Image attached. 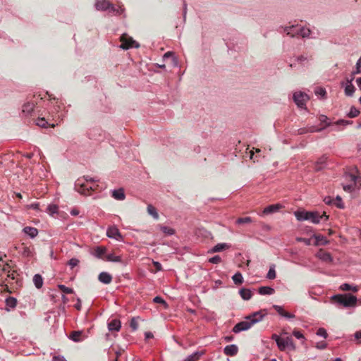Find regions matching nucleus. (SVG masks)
Listing matches in <instances>:
<instances>
[{
  "label": "nucleus",
  "instance_id": "nucleus-50",
  "mask_svg": "<svg viewBox=\"0 0 361 361\" xmlns=\"http://www.w3.org/2000/svg\"><path fill=\"white\" fill-rule=\"evenodd\" d=\"M273 308L279 314L283 317L285 314V310H283V307L277 305H273Z\"/></svg>",
  "mask_w": 361,
  "mask_h": 361
},
{
  "label": "nucleus",
  "instance_id": "nucleus-29",
  "mask_svg": "<svg viewBox=\"0 0 361 361\" xmlns=\"http://www.w3.org/2000/svg\"><path fill=\"white\" fill-rule=\"evenodd\" d=\"M340 289L341 290H343V291H348V290H352L353 292L354 293H356L358 291V288L357 286H353L348 283H343L341 286H340Z\"/></svg>",
  "mask_w": 361,
  "mask_h": 361
},
{
  "label": "nucleus",
  "instance_id": "nucleus-62",
  "mask_svg": "<svg viewBox=\"0 0 361 361\" xmlns=\"http://www.w3.org/2000/svg\"><path fill=\"white\" fill-rule=\"evenodd\" d=\"M284 317L287 318V319H293L295 318V314H292V313H290V312H285V314H284Z\"/></svg>",
  "mask_w": 361,
  "mask_h": 361
},
{
  "label": "nucleus",
  "instance_id": "nucleus-39",
  "mask_svg": "<svg viewBox=\"0 0 361 361\" xmlns=\"http://www.w3.org/2000/svg\"><path fill=\"white\" fill-rule=\"evenodd\" d=\"M299 36L302 37H308L310 35V30L309 28L300 26Z\"/></svg>",
  "mask_w": 361,
  "mask_h": 361
},
{
  "label": "nucleus",
  "instance_id": "nucleus-41",
  "mask_svg": "<svg viewBox=\"0 0 361 361\" xmlns=\"http://www.w3.org/2000/svg\"><path fill=\"white\" fill-rule=\"evenodd\" d=\"M58 288L60 290H61L63 293L66 294H71L73 293V290L72 288L66 287V286L62 284L58 285Z\"/></svg>",
  "mask_w": 361,
  "mask_h": 361
},
{
  "label": "nucleus",
  "instance_id": "nucleus-21",
  "mask_svg": "<svg viewBox=\"0 0 361 361\" xmlns=\"http://www.w3.org/2000/svg\"><path fill=\"white\" fill-rule=\"evenodd\" d=\"M112 196L114 199L118 200H123L126 197L124 190L122 188L114 190L112 191Z\"/></svg>",
  "mask_w": 361,
  "mask_h": 361
},
{
  "label": "nucleus",
  "instance_id": "nucleus-26",
  "mask_svg": "<svg viewBox=\"0 0 361 361\" xmlns=\"http://www.w3.org/2000/svg\"><path fill=\"white\" fill-rule=\"evenodd\" d=\"M33 283L35 284V286L39 289L43 286V279L40 274H35L33 276Z\"/></svg>",
  "mask_w": 361,
  "mask_h": 361
},
{
  "label": "nucleus",
  "instance_id": "nucleus-1",
  "mask_svg": "<svg viewBox=\"0 0 361 361\" xmlns=\"http://www.w3.org/2000/svg\"><path fill=\"white\" fill-rule=\"evenodd\" d=\"M266 310H260L255 312L245 317V320L236 324L233 328V332L238 334L241 331L248 330L254 324L261 322L267 315Z\"/></svg>",
  "mask_w": 361,
  "mask_h": 361
},
{
  "label": "nucleus",
  "instance_id": "nucleus-18",
  "mask_svg": "<svg viewBox=\"0 0 361 361\" xmlns=\"http://www.w3.org/2000/svg\"><path fill=\"white\" fill-rule=\"evenodd\" d=\"M98 279L101 283L109 284L112 281V276L110 274L103 271L99 274Z\"/></svg>",
  "mask_w": 361,
  "mask_h": 361
},
{
  "label": "nucleus",
  "instance_id": "nucleus-51",
  "mask_svg": "<svg viewBox=\"0 0 361 361\" xmlns=\"http://www.w3.org/2000/svg\"><path fill=\"white\" fill-rule=\"evenodd\" d=\"M80 261L76 258H71L68 261V265L71 267V269L74 268L75 267L78 266Z\"/></svg>",
  "mask_w": 361,
  "mask_h": 361
},
{
  "label": "nucleus",
  "instance_id": "nucleus-52",
  "mask_svg": "<svg viewBox=\"0 0 361 361\" xmlns=\"http://www.w3.org/2000/svg\"><path fill=\"white\" fill-rule=\"evenodd\" d=\"M221 261V258L219 255H215L209 259V262L212 264H219Z\"/></svg>",
  "mask_w": 361,
  "mask_h": 361
},
{
  "label": "nucleus",
  "instance_id": "nucleus-49",
  "mask_svg": "<svg viewBox=\"0 0 361 361\" xmlns=\"http://www.w3.org/2000/svg\"><path fill=\"white\" fill-rule=\"evenodd\" d=\"M334 204L336 205L338 208L343 209L344 207V204L342 202V199L341 197L337 196L334 202Z\"/></svg>",
  "mask_w": 361,
  "mask_h": 361
},
{
  "label": "nucleus",
  "instance_id": "nucleus-13",
  "mask_svg": "<svg viewBox=\"0 0 361 361\" xmlns=\"http://www.w3.org/2000/svg\"><path fill=\"white\" fill-rule=\"evenodd\" d=\"M282 208H283V206L279 203L270 204L263 209L262 213L264 215H268L277 212Z\"/></svg>",
  "mask_w": 361,
  "mask_h": 361
},
{
  "label": "nucleus",
  "instance_id": "nucleus-25",
  "mask_svg": "<svg viewBox=\"0 0 361 361\" xmlns=\"http://www.w3.org/2000/svg\"><path fill=\"white\" fill-rule=\"evenodd\" d=\"M105 259L108 262H121L122 257L121 256L115 255L114 253H109L105 255Z\"/></svg>",
  "mask_w": 361,
  "mask_h": 361
},
{
  "label": "nucleus",
  "instance_id": "nucleus-59",
  "mask_svg": "<svg viewBox=\"0 0 361 361\" xmlns=\"http://www.w3.org/2000/svg\"><path fill=\"white\" fill-rule=\"evenodd\" d=\"M319 130H314V129H312V130H308V129H306V128H300L298 130V133L299 134H305V133H307L308 132H314V131H318Z\"/></svg>",
  "mask_w": 361,
  "mask_h": 361
},
{
  "label": "nucleus",
  "instance_id": "nucleus-44",
  "mask_svg": "<svg viewBox=\"0 0 361 361\" xmlns=\"http://www.w3.org/2000/svg\"><path fill=\"white\" fill-rule=\"evenodd\" d=\"M314 93L316 95L320 96L322 98H324L326 94V92L325 89H324L323 87H317L315 89Z\"/></svg>",
  "mask_w": 361,
  "mask_h": 361
},
{
  "label": "nucleus",
  "instance_id": "nucleus-45",
  "mask_svg": "<svg viewBox=\"0 0 361 361\" xmlns=\"http://www.w3.org/2000/svg\"><path fill=\"white\" fill-rule=\"evenodd\" d=\"M36 124L42 128H46L48 127V122L44 118H39L37 120Z\"/></svg>",
  "mask_w": 361,
  "mask_h": 361
},
{
  "label": "nucleus",
  "instance_id": "nucleus-5",
  "mask_svg": "<svg viewBox=\"0 0 361 361\" xmlns=\"http://www.w3.org/2000/svg\"><path fill=\"white\" fill-rule=\"evenodd\" d=\"M85 181L82 180H78L76 187L78 192L88 195H90V190H96L98 185L96 183L97 180L89 176L84 177Z\"/></svg>",
  "mask_w": 361,
  "mask_h": 361
},
{
  "label": "nucleus",
  "instance_id": "nucleus-16",
  "mask_svg": "<svg viewBox=\"0 0 361 361\" xmlns=\"http://www.w3.org/2000/svg\"><path fill=\"white\" fill-rule=\"evenodd\" d=\"M300 25H292L290 27H287L284 29V31L286 32L288 35L290 37L299 36L300 34Z\"/></svg>",
  "mask_w": 361,
  "mask_h": 361
},
{
  "label": "nucleus",
  "instance_id": "nucleus-12",
  "mask_svg": "<svg viewBox=\"0 0 361 361\" xmlns=\"http://www.w3.org/2000/svg\"><path fill=\"white\" fill-rule=\"evenodd\" d=\"M9 269L10 267L8 264L4 263V262L0 263V285H2L4 282V275H6L7 277H10Z\"/></svg>",
  "mask_w": 361,
  "mask_h": 361
},
{
  "label": "nucleus",
  "instance_id": "nucleus-17",
  "mask_svg": "<svg viewBox=\"0 0 361 361\" xmlns=\"http://www.w3.org/2000/svg\"><path fill=\"white\" fill-rule=\"evenodd\" d=\"M23 232L30 238H34L38 235V230L32 226H25L23 229Z\"/></svg>",
  "mask_w": 361,
  "mask_h": 361
},
{
  "label": "nucleus",
  "instance_id": "nucleus-2",
  "mask_svg": "<svg viewBox=\"0 0 361 361\" xmlns=\"http://www.w3.org/2000/svg\"><path fill=\"white\" fill-rule=\"evenodd\" d=\"M294 215L297 220L299 221H310L314 224H319L321 221H326L329 219V216H327L325 212H323L322 214H320L319 212L317 211H296L294 212Z\"/></svg>",
  "mask_w": 361,
  "mask_h": 361
},
{
  "label": "nucleus",
  "instance_id": "nucleus-43",
  "mask_svg": "<svg viewBox=\"0 0 361 361\" xmlns=\"http://www.w3.org/2000/svg\"><path fill=\"white\" fill-rule=\"evenodd\" d=\"M252 221V218L250 216L243 217V218H238L236 220V224H249Z\"/></svg>",
  "mask_w": 361,
  "mask_h": 361
},
{
  "label": "nucleus",
  "instance_id": "nucleus-6",
  "mask_svg": "<svg viewBox=\"0 0 361 361\" xmlns=\"http://www.w3.org/2000/svg\"><path fill=\"white\" fill-rule=\"evenodd\" d=\"M271 339L276 341L279 349L281 351L285 350L286 348L290 350H295V345L291 337L287 336L286 338H281L277 334H273Z\"/></svg>",
  "mask_w": 361,
  "mask_h": 361
},
{
  "label": "nucleus",
  "instance_id": "nucleus-64",
  "mask_svg": "<svg viewBox=\"0 0 361 361\" xmlns=\"http://www.w3.org/2000/svg\"><path fill=\"white\" fill-rule=\"evenodd\" d=\"M355 338L356 339H361V331H358L355 333Z\"/></svg>",
  "mask_w": 361,
  "mask_h": 361
},
{
  "label": "nucleus",
  "instance_id": "nucleus-11",
  "mask_svg": "<svg viewBox=\"0 0 361 361\" xmlns=\"http://www.w3.org/2000/svg\"><path fill=\"white\" fill-rule=\"evenodd\" d=\"M106 235L116 240H123V236L119 230L116 226L109 227L106 231Z\"/></svg>",
  "mask_w": 361,
  "mask_h": 361
},
{
  "label": "nucleus",
  "instance_id": "nucleus-28",
  "mask_svg": "<svg viewBox=\"0 0 361 361\" xmlns=\"http://www.w3.org/2000/svg\"><path fill=\"white\" fill-rule=\"evenodd\" d=\"M229 245L227 243H218L214 247H213L211 250L212 252H221L224 250L229 248Z\"/></svg>",
  "mask_w": 361,
  "mask_h": 361
},
{
  "label": "nucleus",
  "instance_id": "nucleus-55",
  "mask_svg": "<svg viewBox=\"0 0 361 361\" xmlns=\"http://www.w3.org/2000/svg\"><path fill=\"white\" fill-rule=\"evenodd\" d=\"M296 240L298 242H302V243H305L306 245H311V239H310V238H297Z\"/></svg>",
  "mask_w": 361,
  "mask_h": 361
},
{
  "label": "nucleus",
  "instance_id": "nucleus-20",
  "mask_svg": "<svg viewBox=\"0 0 361 361\" xmlns=\"http://www.w3.org/2000/svg\"><path fill=\"white\" fill-rule=\"evenodd\" d=\"M224 352L226 355H235L238 353V347L234 344L226 345L224 349Z\"/></svg>",
  "mask_w": 361,
  "mask_h": 361
},
{
  "label": "nucleus",
  "instance_id": "nucleus-10",
  "mask_svg": "<svg viewBox=\"0 0 361 361\" xmlns=\"http://www.w3.org/2000/svg\"><path fill=\"white\" fill-rule=\"evenodd\" d=\"M353 75L350 79H347L346 82H342L341 85L344 87L345 94L348 97H352L355 91V87L353 85Z\"/></svg>",
  "mask_w": 361,
  "mask_h": 361
},
{
  "label": "nucleus",
  "instance_id": "nucleus-35",
  "mask_svg": "<svg viewBox=\"0 0 361 361\" xmlns=\"http://www.w3.org/2000/svg\"><path fill=\"white\" fill-rule=\"evenodd\" d=\"M6 305L11 308H15L17 305V300L15 298L9 297L6 299Z\"/></svg>",
  "mask_w": 361,
  "mask_h": 361
},
{
  "label": "nucleus",
  "instance_id": "nucleus-54",
  "mask_svg": "<svg viewBox=\"0 0 361 361\" xmlns=\"http://www.w3.org/2000/svg\"><path fill=\"white\" fill-rule=\"evenodd\" d=\"M315 347L317 349L323 350L327 347V343L325 341H320V342L317 343Z\"/></svg>",
  "mask_w": 361,
  "mask_h": 361
},
{
  "label": "nucleus",
  "instance_id": "nucleus-33",
  "mask_svg": "<svg viewBox=\"0 0 361 361\" xmlns=\"http://www.w3.org/2000/svg\"><path fill=\"white\" fill-rule=\"evenodd\" d=\"M314 237L316 240V245H326L329 243L326 238L322 235H314Z\"/></svg>",
  "mask_w": 361,
  "mask_h": 361
},
{
  "label": "nucleus",
  "instance_id": "nucleus-57",
  "mask_svg": "<svg viewBox=\"0 0 361 361\" xmlns=\"http://www.w3.org/2000/svg\"><path fill=\"white\" fill-rule=\"evenodd\" d=\"M130 327L133 329V330L135 331L137 330V327H138V324L137 322V321L135 320V318H133L130 321Z\"/></svg>",
  "mask_w": 361,
  "mask_h": 361
},
{
  "label": "nucleus",
  "instance_id": "nucleus-40",
  "mask_svg": "<svg viewBox=\"0 0 361 361\" xmlns=\"http://www.w3.org/2000/svg\"><path fill=\"white\" fill-rule=\"evenodd\" d=\"M276 271L274 269V265L270 267L269 270L267 274V278L271 280H273L276 278Z\"/></svg>",
  "mask_w": 361,
  "mask_h": 361
},
{
  "label": "nucleus",
  "instance_id": "nucleus-56",
  "mask_svg": "<svg viewBox=\"0 0 361 361\" xmlns=\"http://www.w3.org/2000/svg\"><path fill=\"white\" fill-rule=\"evenodd\" d=\"M319 121L322 123H326V126H329L331 125V123L329 122H328V121H329L328 117L326 116H325V115H321L319 116Z\"/></svg>",
  "mask_w": 361,
  "mask_h": 361
},
{
  "label": "nucleus",
  "instance_id": "nucleus-32",
  "mask_svg": "<svg viewBox=\"0 0 361 361\" xmlns=\"http://www.w3.org/2000/svg\"><path fill=\"white\" fill-rule=\"evenodd\" d=\"M147 212L149 215L152 216L154 219H159V214L154 207L151 204L147 206Z\"/></svg>",
  "mask_w": 361,
  "mask_h": 361
},
{
  "label": "nucleus",
  "instance_id": "nucleus-37",
  "mask_svg": "<svg viewBox=\"0 0 361 361\" xmlns=\"http://www.w3.org/2000/svg\"><path fill=\"white\" fill-rule=\"evenodd\" d=\"M360 111L356 109L355 106H351L349 112L347 114V116L349 118H355L360 114Z\"/></svg>",
  "mask_w": 361,
  "mask_h": 361
},
{
  "label": "nucleus",
  "instance_id": "nucleus-61",
  "mask_svg": "<svg viewBox=\"0 0 361 361\" xmlns=\"http://www.w3.org/2000/svg\"><path fill=\"white\" fill-rule=\"evenodd\" d=\"M53 361H67L63 356L57 355L53 357Z\"/></svg>",
  "mask_w": 361,
  "mask_h": 361
},
{
  "label": "nucleus",
  "instance_id": "nucleus-3",
  "mask_svg": "<svg viewBox=\"0 0 361 361\" xmlns=\"http://www.w3.org/2000/svg\"><path fill=\"white\" fill-rule=\"evenodd\" d=\"M338 307H353L357 305V297L351 294H337L331 298Z\"/></svg>",
  "mask_w": 361,
  "mask_h": 361
},
{
  "label": "nucleus",
  "instance_id": "nucleus-30",
  "mask_svg": "<svg viewBox=\"0 0 361 361\" xmlns=\"http://www.w3.org/2000/svg\"><path fill=\"white\" fill-rule=\"evenodd\" d=\"M203 355V353L195 352L192 354L188 355L184 361H197L200 356Z\"/></svg>",
  "mask_w": 361,
  "mask_h": 361
},
{
  "label": "nucleus",
  "instance_id": "nucleus-53",
  "mask_svg": "<svg viewBox=\"0 0 361 361\" xmlns=\"http://www.w3.org/2000/svg\"><path fill=\"white\" fill-rule=\"evenodd\" d=\"M361 72V57L357 60L356 63V70L353 72V75L360 73Z\"/></svg>",
  "mask_w": 361,
  "mask_h": 361
},
{
  "label": "nucleus",
  "instance_id": "nucleus-46",
  "mask_svg": "<svg viewBox=\"0 0 361 361\" xmlns=\"http://www.w3.org/2000/svg\"><path fill=\"white\" fill-rule=\"evenodd\" d=\"M353 123V121H348V120H344V119H340L337 121H336L334 125H336V126H338V125H342L343 126H346L348 125H350Z\"/></svg>",
  "mask_w": 361,
  "mask_h": 361
},
{
  "label": "nucleus",
  "instance_id": "nucleus-4",
  "mask_svg": "<svg viewBox=\"0 0 361 361\" xmlns=\"http://www.w3.org/2000/svg\"><path fill=\"white\" fill-rule=\"evenodd\" d=\"M345 179L350 183L343 184V189L348 192H352L361 188V177L356 173H347L345 174Z\"/></svg>",
  "mask_w": 361,
  "mask_h": 361
},
{
  "label": "nucleus",
  "instance_id": "nucleus-15",
  "mask_svg": "<svg viewBox=\"0 0 361 361\" xmlns=\"http://www.w3.org/2000/svg\"><path fill=\"white\" fill-rule=\"evenodd\" d=\"M316 256L323 262H331L333 261L332 257L329 252L320 250Z\"/></svg>",
  "mask_w": 361,
  "mask_h": 361
},
{
  "label": "nucleus",
  "instance_id": "nucleus-14",
  "mask_svg": "<svg viewBox=\"0 0 361 361\" xmlns=\"http://www.w3.org/2000/svg\"><path fill=\"white\" fill-rule=\"evenodd\" d=\"M106 247L103 246H97L94 249L93 252L92 253L93 256H94L97 259H104V255L106 253Z\"/></svg>",
  "mask_w": 361,
  "mask_h": 361
},
{
  "label": "nucleus",
  "instance_id": "nucleus-47",
  "mask_svg": "<svg viewBox=\"0 0 361 361\" xmlns=\"http://www.w3.org/2000/svg\"><path fill=\"white\" fill-rule=\"evenodd\" d=\"M153 301L155 302V303H159V304H162L164 305V307L165 308H167L168 307V305L166 303V302L160 296H156L154 299H153Z\"/></svg>",
  "mask_w": 361,
  "mask_h": 361
},
{
  "label": "nucleus",
  "instance_id": "nucleus-23",
  "mask_svg": "<svg viewBox=\"0 0 361 361\" xmlns=\"http://www.w3.org/2000/svg\"><path fill=\"white\" fill-rule=\"evenodd\" d=\"M239 293L241 298L245 300H250L252 296L251 290L247 288H241L239 291Z\"/></svg>",
  "mask_w": 361,
  "mask_h": 361
},
{
  "label": "nucleus",
  "instance_id": "nucleus-60",
  "mask_svg": "<svg viewBox=\"0 0 361 361\" xmlns=\"http://www.w3.org/2000/svg\"><path fill=\"white\" fill-rule=\"evenodd\" d=\"M334 201H335V200H333L331 197H326L324 199V202H325V204H329V205L334 204Z\"/></svg>",
  "mask_w": 361,
  "mask_h": 361
},
{
  "label": "nucleus",
  "instance_id": "nucleus-48",
  "mask_svg": "<svg viewBox=\"0 0 361 361\" xmlns=\"http://www.w3.org/2000/svg\"><path fill=\"white\" fill-rule=\"evenodd\" d=\"M317 335L324 338H326L328 336L327 331L324 328H319L317 331Z\"/></svg>",
  "mask_w": 361,
  "mask_h": 361
},
{
  "label": "nucleus",
  "instance_id": "nucleus-63",
  "mask_svg": "<svg viewBox=\"0 0 361 361\" xmlns=\"http://www.w3.org/2000/svg\"><path fill=\"white\" fill-rule=\"evenodd\" d=\"M153 264H154V267H156V269H157V271H160V270H161V268H162V267H161V264L159 262H153Z\"/></svg>",
  "mask_w": 361,
  "mask_h": 361
},
{
  "label": "nucleus",
  "instance_id": "nucleus-19",
  "mask_svg": "<svg viewBox=\"0 0 361 361\" xmlns=\"http://www.w3.org/2000/svg\"><path fill=\"white\" fill-rule=\"evenodd\" d=\"M121 323L118 319H112L108 324V329L110 331H118L121 329Z\"/></svg>",
  "mask_w": 361,
  "mask_h": 361
},
{
  "label": "nucleus",
  "instance_id": "nucleus-22",
  "mask_svg": "<svg viewBox=\"0 0 361 361\" xmlns=\"http://www.w3.org/2000/svg\"><path fill=\"white\" fill-rule=\"evenodd\" d=\"M274 289L269 286H261L258 290V293L262 295H272L274 293Z\"/></svg>",
  "mask_w": 361,
  "mask_h": 361
},
{
  "label": "nucleus",
  "instance_id": "nucleus-24",
  "mask_svg": "<svg viewBox=\"0 0 361 361\" xmlns=\"http://www.w3.org/2000/svg\"><path fill=\"white\" fill-rule=\"evenodd\" d=\"M326 160H327V157L325 156L320 157L316 162L315 170L316 171L322 170L325 166Z\"/></svg>",
  "mask_w": 361,
  "mask_h": 361
},
{
  "label": "nucleus",
  "instance_id": "nucleus-36",
  "mask_svg": "<svg viewBox=\"0 0 361 361\" xmlns=\"http://www.w3.org/2000/svg\"><path fill=\"white\" fill-rule=\"evenodd\" d=\"M232 279L235 284H241L243 281V276L240 272L235 273L233 276Z\"/></svg>",
  "mask_w": 361,
  "mask_h": 361
},
{
  "label": "nucleus",
  "instance_id": "nucleus-38",
  "mask_svg": "<svg viewBox=\"0 0 361 361\" xmlns=\"http://www.w3.org/2000/svg\"><path fill=\"white\" fill-rule=\"evenodd\" d=\"M47 212L53 216L55 214L58 213L59 207L56 204H49L47 208Z\"/></svg>",
  "mask_w": 361,
  "mask_h": 361
},
{
  "label": "nucleus",
  "instance_id": "nucleus-42",
  "mask_svg": "<svg viewBox=\"0 0 361 361\" xmlns=\"http://www.w3.org/2000/svg\"><path fill=\"white\" fill-rule=\"evenodd\" d=\"M293 335L298 339L301 340L302 343H304L305 341V338L304 335L299 331L295 329L293 331Z\"/></svg>",
  "mask_w": 361,
  "mask_h": 361
},
{
  "label": "nucleus",
  "instance_id": "nucleus-58",
  "mask_svg": "<svg viewBox=\"0 0 361 361\" xmlns=\"http://www.w3.org/2000/svg\"><path fill=\"white\" fill-rule=\"evenodd\" d=\"M27 207L28 209L39 210V204L38 202H35V203L27 205Z\"/></svg>",
  "mask_w": 361,
  "mask_h": 361
},
{
  "label": "nucleus",
  "instance_id": "nucleus-31",
  "mask_svg": "<svg viewBox=\"0 0 361 361\" xmlns=\"http://www.w3.org/2000/svg\"><path fill=\"white\" fill-rule=\"evenodd\" d=\"M81 335H82V331H75L71 334L69 338L75 342H78L82 340Z\"/></svg>",
  "mask_w": 361,
  "mask_h": 361
},
{
  "label": "nucleus",
  "instance_id": "nucleus-7",
  "mask_svg": "<svg viewBox=\"0 0 361 361\" xmlns=\"http://www.w3.org/2000/svg\"><path fill=\"white\" fill-rule=\"evenodd\" d=\"M95 8L98 11L110 10V12L120 15L123 12V9L119 7L116 8L108 0H97L95 2Z\"/></svg>",
  "mask_w": 361,
  "mask_h": 361
},
{
  "label": "nucleus",
  "instance_id": "nucleus-34",
  "mask_svg": "<svg viewBox=\"0 0 361 361\" xmlns=\"http://www.w3.org/2000/svg\"><path fill=\"white\" fill-rule=\"evenodd\" d=\"M160 230L166 235H172L175 233V230L173 228L166 226H161Z\"/></svg>",
  "mask_w": 361,
  "mask_h": 361
},
{
  "label": "nucleus",
  "instance_id": "nucleus-9",
  "mask_svg": "<svg viewBox=\"0 0 361 361\" xmlns=\"http://www.w3.org/2000/svg\"><path fill=\"white\" fill-rule=\"evenodd\" d=\"M308 99V95L302 92H296L293 94V100L300 108H304Z\"/></svg>",
  "mask_w": 361,
  "mask_h": 361
},
{
  "label": "nucleus",
  "instance_id": "nucleus-27",
  "mask_svg": "<svg viewBox=\"0 0 361 361\" xmlns=\"http://www.w3.org/2000/svg\"><path fill=\"white\" fill-rule=\"evenodd\" d=\"M33 109L34 104L31 102H27L23 104L22 112L27 116L29 115L33 111Z\"/></svg>",
  "mask_w": 361,
  "mask_h": 361
},
{
  "label": "nucleus",
  "instance_id": "nucleus-8",
  "mask_svg": "<svg viewBox=\"0 0 361 361\" xmlns=\"http://www.w3.org/2000/svg\"><path fill=\"white\" fill-rule=\"evenodd\" d=\"M121 44L120 48L123 49H128L132 47H139L137 43L132 37H129L127 34H123L121 37Z\"/></svg>",
  "mask_w": 361,
  "mask_h": 361
}]
</instances>
